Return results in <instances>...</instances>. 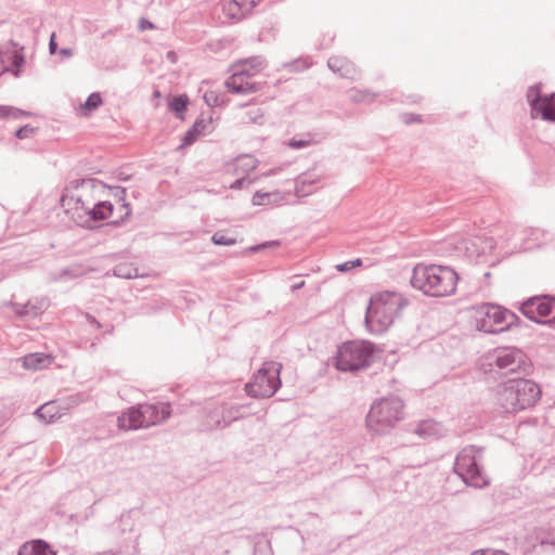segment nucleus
I'll use <instances>...</instances> for the list:
<instances>
[{
  "label": "nucleus",
  "instance_id": "obj_31",
  "mask_svg": "<svg viewBox=\"0 0 555 555\" xmlns=\"http://www.w3.org/2000/svg\"><path fill=\"white\" fill-rule=\"evenodd\" d=\"M222 415L224 416V427H228L235 421H238L243 417V405H230V406H219Z\"/></svg>",
  "mask_w": 555,
  "mask_h": 555
},
{
  "label": "nucleus",
  "instance_id": "obj_26",
  "mask_svg": "<svg viewBox=\"0 0 555 555\" xmlns=\"http://www.w3.org/2000/svg\"><path fill=\"white\" fill-rule=\"evenodd\" d=\"M190 99L186 93L170 96L168 99V112L172 113L178 119L184 120L185 112L189 107Z\"/></svg>",
  "mask_w": 555,
  "mask_h": 555
},
{
  "label": "nucleus",
  "instance_id": "obj_41",
  "mask_svg": "<svg viewBox=\"0 0 555 555\" xmlns=\"http://www.w3.org/2000/svg\"><path fill=\"white\" fill-rule=\"evenodd\" d=\"M35 415L38 418L43 420L48 424L52 423L54 421V416H55L54 414H52L50 412L49 404H42L39 408H37L35 411Z\"/></svg>",
  "mask_w": 555,
  "mask_h": 555
},
{
  "label": "nucleus",
  "instance_id": "obj_53",
  "mask_svg": "<svg viewBox=\"0 0 555 555\" xmlns=\"http://www.w3.org/2000/svg\"><path fill=\"white\" fill-rule=\"evenodd\" d=\"M369 91H357L353 95H352V100L356 101V102H361V101H364L366 95H369Z\"/></svg>",
  "mask_w": 555,
  "mask_h": 555
},
{
  "label": "nucleus",
  "instance_id": "obj_55",
  "mask_svg": "<svg viewBox=\"0 0 555 555\" xmlns=\"http://www.w3.org/2000/svg\"><path fill=\"white\" fill-rule=\"evenodd\" d=\"M155 25L149 20L141 18L140 21V29H154Z\"/></svg>",
  "mask_w": 555,
  "mask_h": 555
},
{
  "label": "nucleus",
  "instance_id": "obj_19",
  "mask_svg": "<svg viewBox=\"0 0 555 555\" xmlns=\"http://www.w3.org/2000/svg\"><path fill=\"white\" fill-rule=\"evenodd\" d=\"M211 116L208 118H204L203 115L198 116L182 137V146H190L194 144L201 134H205L207 129L211 128Z\"/></svg>",
  "mask_w": 555,
  "mask_h": 555
},
{
  "label": "nucleus",
  "instance_id": "obj_63",
  "mask_svg": "<svg viewBox=\"0 0 555 555\" xmlns=\"http://www.w3.org/2000/svg\"><path fill=\"white\" fill-rule=\"evenodd\" d=\"M248 158H249V160H250V167H251V168H255V167H256V165H255V159H253V158H250V157H248Z\"/></svg>",
  "mask_w": 555,
  "mask_h": 555
},
{
  "label": "nucleus",
  "instance_id": "obj_39",
  "mask_svg": "<svg viewBox=\"0 0 555 555\" xmlns=\"http://www.w3.org/2000/svg\"><path fill=\"white\" fill-rule=\"evenodd\" d=\"M138 538H139V535H134L133 544L126 545L122 551L115 552V553L102 552V553H98L95 555H138L139 554Z\"/></svg>",
  "mask_w": 555,
  "mask_h": 555
},
{
  "label": "nucleus",
  "instance_id": "obj_9",
  "mask_svg": "<svg viewBox=\"0 0 555 555\" xmlns=\"http://www.w3.org/2000/svg\"><path fill=\"white\" fill-rule=\"evenodd\" d=\"M282 364L275 361H267L254 374L253 379L245 384V391L251 398H271L282 386Z\"/></svg>",
  "mask_w": 555,
  "mask_h": 555
},
{
  "label": "nucleus",
  "instance_id": "obj_29",
  "mask_svg": "<svg viewBox=\"0 0 555 555\" xmlns=\"http://www.w3.org/2000/svg\"><path fill=\"white\" fill-rule=\"evenodd\" d=\"M472 244L478 255L490 254L495 248V241L491 236H476Z\"/></svg>",
  "mask_w": 555,
  "mask_h": 555
},
{
  "label": "nucleus",
  "instance_id": "obj_7",
  "mask_svg": "<svg viewBox=\"0 0 555 555\" xmlns=\"http://www.w3.org/2000/svg\"><path fill=\"white\" fill-rule=\"evenodd\" d=\"M403 416V400L398 396H390L373 402L365 417V423L370 431L384 435L389 433Z\"/></svg>",
  "mask_w": 555,
  "mask_h": 555
},
{
  "label": "nucleus",
  "instance_id": "obj_60",
  "mask_svg": "<svg viewBox=\"0 0 555 555\" xmlns=\"http://www.w3.org/2000/svg\"><path fill=\"white\" fill-rule=\"evenodd\" d=\"M304 285H305V281H300L298 283L293 284L291 288L293 292H296V291L300 289L301 287H304Z\"/></svg>",
  "mask_w": 555,
  "mask_h": 555
},
{
  "label": "nucleus",
  "instance_id": "obj_45",
  "mask_svg": "<svg viewBox=\"0 0 555 555\" xmlns=\"http://www.w3.org/2000/svg\"><path fill=\"white\" fill-rule=\"evenodd\" d=\"M15 313L18 317H26L30 314V311L33 312V315H37L39 312L36 308V306L31 305L30 302L24 304V305H15Z\"/></svg>",
  "mask_w": 555,
  "mask_h": 555
},
{
  "label": "nucleus",
  "instance_id": "obj_23",
  "mask_svg": "<svg viewBox=\"0 0 555 555\" xmlns=\"http://www.w3.org/2000/svg\"><path fill=\"white\" fill-rule=\"evenodd\" d=\"M414 433L424 439H437L443 434V426L431 418L421 421L414 429Z\"/></svg>",
  "mask_w": 555,
  "mask_h": 555
},
{
  "label": "nucleus",
  "instance_id": "obj_12",
  "mask_svg": "<svg viewBox=\"0 0 555 555\" xmlns=\"http://www.w3.org/2000/svg\"><path fill=\"white\" fill-rule=\"evenodd\" d=\"M114 212V205L109 201H98L89 210H83L82 215L76 217L78 227L94 230L98 222L107 220Z\"/></svg>",
  "mask_w": 555,
  "mask_h": 555
},
{
  "label": "nucleus",
  "instance_id": "obj_10",
  "mask_svg": "<svg viewBox=\"0 0 555 555\" xmlns=\"http://www.w3.org/2000/svg\"><path fill=\"white\" fill-rule=\"evenodd\" d=\"M520 313L540 325L555 324V296L543 294L526 298L518 304Z\"/></svg>",
  "mask_w": 555,
  "mask_h": 555
},
{
  "label": "nucleus",
  "instance_id": "obj_20",
  "mask_svg": "<svg viewBox=\"0 0 555 555\" xmlns=\"http://www.w3.org/2000/svg\"><path fill=\"white\" fill-rule=\"evenodd\" d=\"M327 66L333 73H337L340 77L347 79H356L359 74L354 64L344 56L330 57Z\"/></svg>",
  "mask_w": 555,
  "mask_h": 555
},
{
  "label": "nucleus",
  "instance_id": "obj_33",
  "mask_svg": "<svg viewBox=\"0 0 555 555\" xmlns=\"http://www.w3.org/2000/svg\"><path fill=\"white\" fill-rule=\"evenodd\" d=\"M82 274V271L78 267L63 268L60 272L52 274V281L54 282H68Z\"/></svg>",
  "mask_w": 555,
  "mask_h": 555
},
{
  "label": "nucleus",
  "instance_id": "obj_1",
  "mask_svg": "<svg viewBox=\"0 0 555 555\" xmlns=\"http://www.w3.org/2000/svg\"><path fill=\"white\" fill-rule=\"evenodd\" d=\"M542 397L540 384L526 377H514L500 383L495 390V403L501 413L514 414L531 409Z\"/></svg>",
  "mask_w": 555,
  "mask_h": 555
},
{
  "label": "nucleus",
  "instance_id": "obj_21",
  "mask_svg": "<svg viewBox=\"0 0 555 555\" xmlns=\"http://www.w3.org/2000/svg\"><path fill=\"white\" fill-rule=\"evenodd\" d=\"M54 360V357L46 352L28 353L20 359L25 370L39 371L48 367Z\"/></svg>",
  "mask_w": 555,
  "mask_h": 555
},
{
  "label": "nucleus",
  "instance_id": "obj_25",
  "mask_svg": "<svg viewBox=\"0 0 555 555\" xmlns=\"http://www.w3.org/2000/svg\"><path fill=\"white\" fill-rule=\"evenodd\" d=\"M286 199L285 194L280 191L262 192L257 191L251 198L254 206L280 205Z\"/></svg>",
  "mask_w": 555,
  "mask_h": 555
},
{
  "label": "nucleus",
  "instance_id": "obj_38",
  "mask_svg": "<svg viewBox=\"0 0 555 555\" xmlns=\"http://www.w3.org/2000/svg\"><path fill=\"white\" fill-rule=\"evenodd\" d=\"M254 555H273L270 540L262 539L257 541L254 545Z\"/></svg>",
  "mask_w": 555,
  "mask_h": 555
},
{
  "label": "nucleus",
  "instance_id": "obj_47",
  "mask_svg": "<svg viewBox=\"0 0 555 555\" xmlns=\"http://www.w3.org/2000/svg\"><path fill=\"white\" fill-rule=\"evenodd\" d=\"M311 144L310 140L293 138L287 142V146L293 150H301Z\"/></svg>",
  "mask_w": 555,
  "mask_h": 555
},
{
  "label": "nucleus",
  "instance_id": "obj_22",
  "mask_svg": "<svg viewBox=\"0 0 555 555\" xmlns=\"http://www.w3.org/2000/svg\"><path fill=\"white\" fill-rule=\"evenodd\" d=\"M320 181V176L314 171H306L295 179V194L305 197L313 192L312 186Z\"/></svg>",
  "mask_w": 555,
  "mask_h": 555
},
{
  "label": "nucleus",
  "instance_id": "obj_16",
  "mask_svg": "<svg viewBox=\"0 0 555 555\" xmlns=\"http://www.w3.org/2000/svg\"><path fill=\"white\" fill-rule=\"evenodd\" d=\"M90 189V190H96L98 188L101 189H107L111 191L112 196L117 201L120 202L121 205L129 204L126 201L127 190L124 186L119 185H109L105 182L100 181L96 178L88 177V178H80L69 181V189L68 190H78V189Z\"/></svg>",
  "mask_w": 555,
  "mask_h": 555
},
{
  "label": "nucleus",
  "instance_id": "obj_57",
  "mask_svg": "<svg viewBox=\"0 0 555 555\" xmlns=\"http://www.w3.org/2000/svg\"><path fill=\"white\" fill-rule=\"evenodd\" d=\"M62 57H70L73 55V49L72 48H61L57 52Z\"/></svg>",
  "mask_w": 555,
  "mask_h": 555
},
{
  "label": "nucleus",
  "instance_id": "obj_14",
  "mask_svg": "<svg viewBox=\"0 0 555 555\" xmlns=\"http://www.w3.org/2000/svg\"><path fill=\"white\" fill-rule=\"evenodd\" d=\"M224 87L233 94H253L262 89L263 82L254 81L244 70H234L225 79Z\"/></svg>",
  "mask_w": 555,
  "mask_h": 555
},
{
  "label": "nucleus",
  "instance_id": "obj_13",
  "mask_svg": "<svg viewBox=\"0 0 555 555\" xmlns=\"http://www.w3.org/2000/svg\"><path fill=\"white\" fill-rule=\"evenodd\" d=\"M69 183L66 185L60 203L65 212L70 216L72 220L76 223V217L82 215L83 210H89L90 206L83 201V195L88 192H93L90 189L68 190Z\"/></svg>",
  "mask_w": 555,
  "mask_h": 555
},
{
  "label": "nucleus",
  "instance_id": "obj_34",
  "mask_svg": "<svg viewBox=\"0 0 555 555\" xmlns=\"http://www.w3.org/2000/svg\"><path fill=\"white\" fill-rule=\"evenodd\" d=\"M103 103V99L100 92H92L88 95L80 108L85 115H89L98 109Z\"/></svg>",
  "mask_w": 555,
  "mask_h": 555
},
{
  "label": "nucleus",
  "instance_id": "obj_15",
  "mask_svg": "<svg viewBox=\"0 0 555 555\" xmlns=\"http://www.w3.org/2000/svg\"><path fill=\"white\" fill-rule=\"evenodd\" d=\"M117 427L121 430L149 428L143 403L131 405L117 417Z\"/></svg>",
  "mask_w": 555,
  "mask_h": 555
},
{
  "label": "nucleus",
  "instance_id": "obj_5",
  "mask_svg": "<svg viewBox=\"0 0 555 555\" xmlns=\"http://www.w3.org/2000/svg\"><path fill=\"white\" fill-rule=\"evenodd\" d=\"M475 322L476 328L486 334H501L528 327V323L515 312L493 302H483L476 308Z\"/></svg>",
  "mask_w": 555,
  "mask_h": 555
},
{
  "label": "nucleus",
  "instance_id": "obj_42",
  "mask_svg": "<svg viewBox=\"0 0 555 555\" xmlns=\"http://www.w3.org/2000/svg\"><path fill=\"white\" fill-rule=\"evenodd\" d=\"M24 64H25L24 55L18 52H13L11 65L13 66L12 74L15 77H18L21 75V67H23Z\"/></svg>",
  "mask_w": 555,
  "mask_h": 555
},
{
  "label": "nucleus",
  "instance_id": "obj_54",
  "mask_svg": "<svg viewBox=\"0 0 555 555\" xmlns=\"http://www.w3.org/2000/svg\"><path fill=\"white\" fill-rule=\"evenodd\" d=\"M246 183V179L245 178H238L236 179L232 184H231V189L233 190H241L243 189L244 184Z\"/></svg>",
  "mask_w": 555,
  "mask_h": 555
},
{
  "label": "nucleus",
  "instance_id": "obj_50",
  "mask_svg": "<svg viewBox=\"0 0 555 555\" xmlns=\"http://www.w3.org/2000/svg\"><path fill=\"white\" fill-rule=\"evenodd\" d=\"M57 43L55 40V34H52L49 40V52L50 54H56L59 52Z\"/></svg>",
  "mask_w": 555,
  "mask_h": 555
},
{
  "label": "nucleus",
  "instance_id": "obj_6",
  "mask_svg": "<svg viewBox=\"0 0 555 555\" xmlns=\"http://www.w3.org/2000/svg\"><path fill=\"white\" fill-rule=\"evenodd\" d=\"M379 349L370 340H347L337 347L334 366L340 372L357 373L367 369Z\"/></svg>",
  "mask_w": 555,
  "mask_h": 555
},
{
  "label": "nucleus",
  "instance_id": "obj_35",
  "mask_svg": "<svg viewBox=\"0 0 555 555\" xmlns=\"http://www.w3.org/2000/svg\"><path fill=\"white\" fill-rule=\"evenodd\" d=\"M281 246L280 240L266 241L246 248V253L256 254L267 249H275Z\"/></svg>",
  "mask_w": 555,
  "mask_h": 555
},
{
  "label": "nucleus",
  "instance_id": "obj_4",
  "mask_svg": "<svg viewBox=\"0 0 555 555\" xmlns=\"http://www.w3.org/2000/svg\"><path fill=\"white\" fill-rule=\"evenodd\" d=\"M404 302L395 292H378L370 297L365 310L364 324L373 335L385 333L393 323Z\"/></svg>",
  "mask_w": 555,
  "mask_h": 555
},
{
  "label": "nucleus",
  "instance_id": "obj_58",
  "mask_svg": "<svg viewBox=\"0 0 555 555\" xmlns=\"http://www.w3.org/2000/svg\"><path fill=\"white\" fill-rule=\"evenodd\" d=\"M166 57L171 63H176L178 59L177 53L175 51H168Z\"/></svg>",
  "mask_w": 555,
  "mask_h": 555
},
{
  "label": "nucleus",
  "instance_id": "obj_44",
  "mask_svg": "<svg viewBox=\"0 0 555 555\" xmlns=\"http://www.w3.org/2000/svg\"><path fill=\"white\" fill-rule=\"evenodd\" d=\"M36 130L37 129L31 127L29 124H26L15 130L14 137L18 140H24L35 134Z\"/></svg>",
  "mask_w": 555,
  "mask_h": 555
},
{
  "label": "nucleus",
  "instance_id": "obj_62",
  "mask_svg": "<svg viewBox=\"0 0 555 555\" xmlns=\"http://www.w3.org/2000/svg\"><path fill=\"white\" fill-rule=\"evenodd\" d=\"M333 40H334V37H333V36H330V37H328V41H327V42H326V44H325V48H326V47H328V46L332 43V41H333Z\"/></svg>",
  "mask_w": 555,
  "mask_h": 555
},
{
  "label": "nucleus",
  "instance_id": "obj_49",
  "mask_svg": "<svg viewBox=\"0 0 555 555\" xmlns=\"http://www.w3.org/2000/svg\"><path fill=\"white\" fill-rule=\"evenodd\" d=\"M472 555H508V554L501 550H481L478 552H474Z\"/></svg>",
  "mask_w": 555,
  "mask_h": 555
},
{
  "label": "nucleus",
  "instance_id": "obj_2",
  "mask_svg": "<svg viewBox=\"0 0 555 555\" xmlns=\"http://www.w3.org/2000/svg\"><path fill=\"white\" fill-rule=\"evenodd\" d=\"M460 280L457 272L449 267L437 263H417L410 279L413 288L430 297L453 295Z\"/></svg>",
  "mask_w": 555,
  "mask_h": 555
},
{
  "label": "nucleus",
  "instance_id": "obj_8",
  "mask_svg": "<svg viewBox=\"0 0 555 555\" xmlns=\"http://www.w3.org/2000/svg\"><path fill=\"white\" fill-rule=\"evenodd\" d=\"M482 451V448L467 446L459 452L453 465L454 473L463 482L476 489H482L490 483L481 464Z\"/></svg>",
  "mask_w": 555,
  "mask_h": 555
},
{
  "label": "nucleus",
  "instance_id": "obj_17",
  "mask_svg": "<svg viewBox=\"0 0 555 555\" xmlns=\"http://www.w3.org/2000/svg\"><path fill=\"white\" fill-rule=\"evenodd\" d=\"M145 416L147 418L149 427L159 425L167 421L172 413L170 402L157 401L153 403H143Z\"/></svg>",
  "mask_w": 555,
  "mask_h": 555
},
{
  "label": "nucleus",
  "instance_id": "obj_43",
  "mask_svg": "<svg viewBox=\"0 0 555 555\" xmlns=\"http://www.w3.org/2000/svg\"><path fill=\"white\" fill-rule=\"evenodd\" d=\"M362 259L361 258H356V259H352V260H348V261H345L343 263H339L336 266V269L337 271L339 272H350L352 271L353 269L358 268V267H361L362 266Z\"/></svg>",
  "mask_w": 555,
  "mask_h": 555
},
{
  "label": "nucleus",
  "instance_id": "obj_56",
  "mask_svg": "<svg viewBox=\"0 0 555 555\" xmlns=\"http://www.w3.org/2000/svg\"><path fill=\"white\" fill-rule=\"evenodd\" d=\"M87 321L90 325L94 326L96 330H100L102 327V324L93 315L87 314Z\"/></svg>",
  "mask_w": 555,
  "mask_h": 555
},
{
  "label": "nucleus",
  "instance_id": "obj_40",
  "mask_svg": "<svg viewBox=\"0 0 555 555\" xmlns=\"http://www.w3.org/2000/svg\"><path fill=\"white\" fill-rule=\"evenodd\" d=\"M541 546H550L555 551V529H550L539 537Z\"/></svg>",
  "mask_w": 555,
  "mask_h": 555
},
{
  "label": "nucleus",
  "instance_id": "obj_24",
  "mask_svg": "<svg viewBox=\"0 0 555 555\" xmlns=\"http://www.w3.org/2000/svg\"><path fill=\"white\" fill-rule=\"evenodd\" d=\"M17 555H56L51 545L41 539L25 542L18 550Z\"/></svg>",
  "mask_w": 555,
  "mask_h": 555
},
{
  "label": "nucleus",
  "instance_id": "obj_51",
  "mask_svg": "<svg viewBox=\"0 0 555 555\" xmlns=\"http://www.w3.org/2000/svg\"><path fill=\"white\" fill-rule=\"evenodd\" d=\"M285 66L288 67L291 72H299L305 67L301 65L300 60H296L294 62L287 63V64H285Z\"/></svg>",
  "mask_w": 555,
  "mask_h": 555
},
{
  "label": "nucleus",
  "instance_id": "obj_28",
  "mask_svg": "<svg viewBox=\"0 0 555 555\" xmlns=\"http://www.w3.org/2000/svg\"><path fill=\"white\" fill-rule=\"evenodd\" d=\"M31 115V112L24 111L15 106L0 105V120L20 119L23 117H30Z\"/></svg>",
  "mask_w": 555,
  "mask_h": 555
},
{
  "label": "nucleus",
  "instance_id": "obj_48",
  "mask_svg": "<svg viewBox=\"0 0 555 555\" xmlns=\"http://www.w3.org/2000/svg\"><path fill=\"white\" fill-rule=\"evenodd\" d=\"M403 118L406 125H412L422 121V116L417 114H405Z\"/></svg>",
  "mask_w": 555,
  "mask_h": 555
},
{
  "label": "nucleus",
  "instance_id": "obj_30",
  "mask_svg": "<svg viewBox=\"0 0 555 555\" xmlns=\"http://www.w3.org/2000/svg\"><path fill=\"white\" fill-rule=\"evenodd\" d=\"M113 275L121 279H133L139 276V269L132 263H118L112 269Z\"/></svg>",
  "mask_w": 555,
  "mask_h": 555
},
{
  "label": "nucleus",
  "instance_id": "obj_46",
  "mask_svg": "<svg viewBox=\"0 0 555 555\" xmlns=\"http://www.w3.org/2000/svg\"><path fill=\"white\" fill-rule=\"evenodd\" d=\"M242 61L243 64L249 66L255 73L263 68L264 61L261 56H251Z\"/></svg>",
  "mask_w": 555,
  "mask_h": 555
},
{
  "label": "nucleus",
  "instance_id": "obj_32",
  "mask_svg": "<svg viewBox=\"0 0 555 555\" xmlns=\"http://www.w3.org/2000/svg\"><path fill=\"white\" fill-rule=\"evenodd\" d=\"M204 101L209 107H225L229 104V99L225 93L216 91H207L204 94Z\"/></svg>",
  "mask_w": 555,
  "mask_h": 555
},
{
  "label": "nucleus",
  "instance_id": "obj_3",
  "mask_svg": "<svg viewBox=\"0 0 555 555\" xmlns=\"http://www.w3.org/2000/svg\"><path fill=\"white\" fill-rule=\"evenodd\" d=\"M480 370L488 378L518 373L528 375L533 365L527 353L515 346L496 347L480 361Z\"/></svg>",
  "mask_w": 555,
  "mask_h": 555
},
{
  "label": "nucleus",
  "instance_id": "obj_36",
  "mask_svg": "<svg viewBox=\"0 0 555 555\" xmlns=\"http://www.w3.org/2000/svg\"><path fill=\"white\" fill-rule=\"evenodd\" d=\"M211 242L218 246H232L236 244V238L233 236H228L223 232L218 231L211 236Z\"/></svg>",
  "mask_w": 555,
  "mask_h": 555
},
{
  "label": "nucleus",
  "instance_id": "obj_61",
  "mask_svg": "<svg viewBox=\"0 0 555 555\" xmlns=\"http://www.w3.org/2000/svg\"><path fill=\"white\" fill-rule=\"evenodd\" d=\"M153 99H159L162 96V92L158 89H155L152 94Z\"/></svg>",
  "mask_w": 555,
  "mask_h": 555
},
{
  "label": "nucleus",
  "instance_id": "obj_52",
  "mask_svg": "<svg viewBox=\"0 0 555 555\" xmlns=\"http://www.w3.org/2000/svg\"><path fill=\"white\" fill-rule=\"evenodd\" d=\"M235 70H244L247 74V76L251 77V78L255 75V72L253 69H250L249 66L243 64V61H240Z\"/></svg>",
  "mask_w": 555,
  "mask_h": 555
},
{
  "label": "nucleus",
  "instance_id": "obj_64",
  "mask_svg": "<svg viewBox=\"0 0 555 555\" xmlns=\"http://www.w3.org/2000/svg\"><path fill=\"white\" fill-rule=\"evenodd\" d=\"M128 177L121 176L120 180L127 181Z\"/></svg>",
  "mask_w": 555,
  "mask_h": 555
},
{
  "label": "nucleus",
  "instance_id": "obj_18",
  "mask_svg": "<svg viewBox=\"0 0 555 555\" xmlns=\"http://www.w3.org/2000/svg\"><path fill=\"white\" fill-rule=\"evenodd\" d=\"M261 0H230L223 5V12L229 18L240 21Z\"/></svg>",
  "mask_w": 555,
  "mask_h": 555
},
{
  "label": "nucleus",
  "instance_id": "obj_59",
  "mask_svg": "<svg viewBox=\"0 0 555 555\" xmlns=\"http://www.w3.org/2000/svg\"><path fill=\"white\" fill-rule=\"evenodd\" d=\"M0 63H1V64H3V63H4V61H3V52H2V50H1V49H0ZM7 70H9V68H8V67H5V66H2V67H1V69H0V76H1L2 74H4Z\"/></svg>",
  "mask_w": 555,
  "mask_h": 555
},
{
  "label": "nucleus",
  "instance_id": "obj_37",
  "mask_svg": "<svg viewBox=\"0 0 555 555\" xmlns=\"http://www.w3.org/2000/svg\"><path fill=\"white\" fill-rule=\"evenodd\" d=\"M120 207L125 209V212L119 218L107 222L106 223L107 227L118 228V227L124 225L130 219V217L132 215L130 204H125V205H121Z\"/></svg>",
  "mask_w": 555,
  "mask_h": 555
},
{
  "label": "nucleus",
  "instance_id": "obj_27",
  "mask_svg": "<svg viewBox=\"0 0 555 555\" xmlns=\"http://www.w3.org/2000/svg\"><path fill=\"white\" fill-rule=\"evenodd\" d=\"M203 426L207 430H216L223 429L224 427V416L221 413L220 408H215L209 410L204 418Z\"/></svg>",
  "mask_w": 555,
  "mask_h": 555
},
{
  "label": "nucleus",
  "instance_id": "obj_11",
  "mask_svg": "<svg viewBox=\"0 0 555 555\" xmlns=\"http://www.w3.org/2000/svg\"><path fill=\"white\" fill-rule=\"evenodd\" d=\"M526 96L532 117L555 124V92L542 94V83L538 82L528 88Z\"/></svg>",
  "mask_w": 555,
  "mask_h": 555
}]
</instances>
